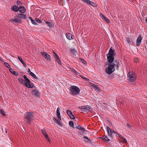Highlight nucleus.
Here are the masks:
<instances>
[{
  "label": "nucleus",
  "instance_id": "58",
  "mask_svg": "<svg viewBox=\"0 0 147 147\" xmlns=\"http://www.w3.org/2000/svg\"><path fill=\"white\" fill-rule=\"evenodd\" d=\"M117 134H116V136H117Z\"/></svg>",
  "mask_w": 147,
  "mask_h": 147
},
{
  "label": "nucleus",
  "instance_id": "24",
  "mask_svg": "<svg viewBox=\"0 0 147 147\" xmlns=\"http://www.w3.org/2000/svg\"><path fill=\"white\" fill-rule=\"evenodd\" d=\"M53 120L55 122L59 125H61V124L59 121L55 118H53Z\"/></svg>",
  "mask_w": 147,
  "mask_h": 147
},
{
  "label": "nucleus",
  "instance_id": "3",
  "mask_svg": "<svg viewBox=\"0 0 147 147\" xmlns=\"http://www.w3.org/2000/svg\"><path fill=\"white\" fill-rule=\"evenodd\" d=\"M24 116L27 120H26V122L30 123L31 120L33 118L34 115L32 112H27L24 115Z\"/></svg>",
  "mask_w": 147,
  "mask_h": 147
},
{
  "label": "nucleus",
  "instance_id": "32",
  "mask_svg": "<svg viewBox=\"0 0 147 147\" xmlns=\"http://www.w3.org/2000/svg\"><path fill=\"white\" fill-rule=\"evenodd\" d=\"M0 113H1V114L4 116H5V113L4 111L1 109L0 110Z\"/></svg>",
  "mask_w": 147,
  "mask_h": 147
},
{
  "label": "nucleus",
  "instance_id": "40",
  "mask_svg": "<svg viewBox=\"0 0 147 147\" xmlns=\"http://www.w3.org/2000/svg\"><path fill=\"white\" fill-rule=\"evenodd\" d=\"M57 59V62L59 64H60L61 63L60 60L59 59V57H58V58H56Z\"/></svg>",
  "mask_w": 147,
  "mask_h": 147
},
{
  "label": "nucleus",
  "instance_id": "7",
  "mask_svg": "<svg viewBox=\"0 0 147 147\" xmlns=\"http://www.w3.org/2000/svg\"><path fill=\"white\" fill-rule=\"evenodd\" d=\"M107 131L108 136H109L110 138H112L113 137V130L112 129H110L109 127L108 126L107 127Z\"/></svg>",
  "mask_w": 147,
  "mask_h": 147
},
{
  "label": "nucleus",
  "instance_id": "13",
  "mask_svg": "<svg viewBox=\"0 0 147 147\" xmlns=\"http://www.w3.org/2000/svg\"><path fill=\"white\" fill-rule=\"evenodd\" d=\"M25 85L29 88H32L33 87V84L31 83L30 81L29 82H26L25 83Z\"/></svg>",
  "mask_w": 147,
  "mask_h": 147
},
{
  "label": "nucleus",
  "instance_id": "29",
  "mask_svg": "<svg viewBox=\"0 0 147 147\" xmlns=\"http://www.w3.org/2000/svg\"><path fill=\"white\" fill-rule=\"evenodd\" d=\"M127 41L129 43V44H131L132 42L131 39L129 38H126Z\"/></svg>",
  "mask_w": 147,
  "mask_h": 147
},
{
  "label": "nucleus",
  "instance_id": "31",
  "mask_svg": "<svg viewBox=\"0 0 147 147\" xmlns=\"http://www.w3.org/2000/svg\"><path fill=\"white\" fill-rule=\"evenodd\" d=\"M84 138L85 139V141L87 142H90V140L89 139V138L86 136H84Z\"/></svg>",
  "mask_w": 147,
  "mask_h": 147
},
{
  "label": "nucleus",
  "instance_id": "22",
  "mask_svg": "<svg viewBox=\"0 0 147 147\" xmlns=\"http://www.w3.org/2000/svg\"><path fill=\"white\" fill-rule=\"evenodd\" d=\"M76 127L79 130L82 131H86L85 129L84 128L79 125L76 126Z\"/></svg>",
  "mask_w": 147,
  "mask_h": 147
},
{
  "label": "nucleus",
  "instance_id": "28",
  "mask_svg": "<svg viewBox=\"0 0 147 147\" xmlns=\"http://www.w3.org/2000/svg\"><path fill=\"white\" fill-rule=\"evenodd\" d=\"M30 19L31 20V22L32 23L35 25H36L37 24V23L34 20H33L32 18L31 17H29Z\"/></svg>",
  "mask_w": 147,
  "mask_h": 147
},
{
  "label": "nucleus",
  "instance_id": "38",
  "mask_svg": "<svg viewBox=\"0 0 147 147\" xmlns=\"http://www.w3.org/2000/svg\"><path fill=\"white\" fill-rule=\"evenodd\" d=\"M35 20L36 22L39 23H40L42 22V21L41 20H40L39 19H38V18H36L35 19Z\"/></svg>",
  "mask_w": 147,
  "mask_h": 147
},
{
  "label": "nucleus",
  "instance_id": "41",
  "mask_svg": "<svg viewBox=\"0 0 147 147\" xmlns=\"http://www.w3.org/2000/svg\"><path fill=\"white\" fill-rule=\"evenodd\" d=\"M103 20L107 23H109L110 22V21L107 18H105V19H104Z\"/></svg>",
  "mask_w": 147,
  "mask_h": 147
},
{
  "label": "nucleus",
  "instance_id": "35",
  "mask_svg": "<svg viewBox=\"0 0 147 147\" xmlns=\"http://www.w3.org/2000/svg\"><path fill=\"white\" fill-rule=\"evenodd\" d=\"M4 64L7 67L9 68H10V66L8 63L5 62L4 63Z\"/></svg>",
  "mask_w": 147,
  "mask_h": 147
},
{
  "label": "nucleus",
  "instance_id": "52",
  "mask_svg": "<svg viewBox=\"0 0 147 147\" xmlns=\"http://www.w3.org/2000/svg\"><path fill=\"white\" fill-rule=\"evenodd\" d=\"M22 64L25 67H26L27 65H26V64L24 63V62Z\"/></svg>",
  "mask_w": 147,
  "mask_h": 147
},
{
  "label": "nucleus",
  "instance_id": "27",
  "mask_svg": "<svg viewBox=\"0 0 147 147\" xmlns=\"http://www.w3.org/2000/svg\"><path fill=\"white\" fill-rule=\"evenodd\" d=\"M18 80L22 84H24L26 82V81H24L23 79H22L21 78H19Z\"/></svg>",
  "mask_w": 147,
  "mask_h": 147
},
{
  "label": "nucleus",
  "instance_id": "50",
  "mask_svg": "<svg viewBox=\"0 0 147 147\" xmlns=\"http://www.w3.org/2000/svg\"><path fill=\"white\" fill-rule=\"evenodd\" d=\"M73 72L75 73V74H76V73H78V72H77L75 69H73Z\"/></svg>",
  "mask_w": 147,
  "mask_h": 147
},
{
  "label": "nucleus",
  "instance_id": "37",
  "mask_svg": "<svg viewBox=\"0 0 147 147\" xmlns=\"http://www.w3.org/2000/svg\"><path fill=\"white\" fill-rule=\"evenodd\" d=\"M80 61L82 62L84 64H86V61L82 58L80 59Z\"/></svg>",
  "mask_w": 147,
  "mask_h": 147
},
{
  "label": "nucleus",
  "instance_id": "21",
  "mask_svg": "<svg viewBox=\"0 0 147 147\" xmlns=\"http://www.w3.org/2000/svg\"><path fill=\"white\" fill-rule=\"evenodd\" d=\"M18 18H20V19L23 18L24 19H26V17L25 15L24 14L20 13L18 15Z\"/></svg>",
  "mask_w": 147,
  "mask_h": 147
},
{
  "label": "nucleus",
  "instance_id": "51",
  "mask_svg": "<svg viewBox=\"0 0 147 147\" xmlns=\"http://www.w3.org/2000/svg\"><path fill=\"white\" fill-rule=\"evenodd\" d=\"M45 137H46V138L47 139V140H48L49 139V138H48V135L46 134L45 135Z\"/></svg>",
  "mask_w": 147,
  "mask_h": 147
},
{
  "label": "nucleus",
  "instance_id": "60",
  "mask_svg": "<svg viewBox=\"0 0 147 147\" xmlns=\"http://www.w3.org/2000/svg\"><path fill=\"white\" fill-rule=\"evenodd\" d=\"M146 22L147 23V20H146Z\"/></svg>",
  "mask_w": 147,
  "mask_h": 147
},
{
  "label": "nucleus",
  "instance_id": "53",
  "mask_svg": "<svg viewBox=\"0 0 147 147\" xmlns=\"http://www.w3.org/2000/svg\"><path fill=\"white\" fill-rule=\"evenodd\" d=\"M113 133L115 134H118V133H117L116 132H115L113 130Z\"/></svg>",
  "mask_w": 147,
  "mask_h": 147
},
{
  "label": "nucleus",
  "instance_id": "23",
  "mask_svg": "<svg viewBox=\"0 0 147 147\" xmlns=\"http://www.w3.org/2000/svg\"><path fill=\"white\" fill-rule=\"evenodd\" d=\"M117 134V135H118L120 138L122 139L124 141V142L125 143L127 142L126 140L123 137V136L122 135L119 134Z\"/></svg>",
  "mask_w": 147,
  "mask_h": 147
},
{
  "label": "nucleus",
  "instance_id": "55",
  "mask_svg": "<svg viewBox=\"0 0 147 147\" xmlns=\"http://www.w3.org/2000/svg\"><path fill=\"white\" fill-rule=\"evenodd\" d=\"M85 80H86V81H88V78H85Z\"/></svg>",
  "mask_w": 147,
  "mask_h": 147
},
{
  "label": "nucleus",
  "instance_id": "36",
  "mask_svg": "<svg viewBox=\"0 0 147 147\" xmlns=\"http://www.w3.org/2000/svg\"><path fill=\"white\" fill-rule=\"evenodd\" d=\"M42 131L44 135H45L47 134L46 132L44 129H42Z\"/></svg>",
  "mask_w": 147,
  "mask_h": 147
},
{
  "label": "nucleus",
  "instance_id": "10",
  "mask_svg": "<svg viewBox=\"0 0 147 147\" xmlns=\"http://www.w3.org/2000/svg\"><path fill=\"white\" fill-rule=\"evenodd\" d=\"M82 0V1H83L86 2L88 4H90L93 6H94V7L96 6V5L93 2H92L90 1V0Z\"/></svg>",
  "mask_w": 147,
  "mask_h": 147
},
{
  "label": "nucleus",
  "instance_id": "9",
  "mask_svg": "<svg viewBox=\"0 0 147 147\" xmlns=\"http://www.w3.org/2000/svg\"><path fill=\"white\" fill-rule=\"evenodd\" d=\"M12 20L13 22L19 23L21 22V20L18 18V16H15V18Z\"/></svg>",
  "mask_w": 147,
  "mask_h": 147
},
{
  "label": "nucleus",
  "instance_id": "39",
  "mask_svg": "<svg viewBox=\"0 0 147 147\" xmlns=\"http://www.w3.org/2000/svg\"><path fill=\"white\" fill-rule=\"evenodd\" d=\"M100 16L103 20L105 19V17L103 14H100Z\"/></svg>",
  "mask_w": 147,
  "mask_h": 147
},
{
  "label": "nucleus",
  "instance_id": "25",
  "mask_svg": "<svg viewBox=\"0 0 147 147\" xmlns=\"http://www.w3.org/2000/svg\"><path fill=\"white\" fill-rule=\"evenodd\" d=\"M29 74L33 77L36 79H37V77L32 72H30L29 73Z\"/></svg>",
  "mask_w": 147,
  "mask_h": 147
},
{
  "label": "nucleus",
  "instance_id": "4",
  "mask_svg": "<svg viewBox=\"0 0 147 147\" xmlns=\"http://www.w3.org/2000/svg\"><path fill=\"white\" fill-rule=\"evenodd\" d=\"M115 65L114 64H111L109 67L105 69V71L107 74H110L115 70Z\"/></svg>",
  "mask_w": 147,
  "mask_h": 147
},
{
  "label": "nucleus",
  "instance_id": "45",
  "mask_svg": "<svg viewBox=\"0 0 147 147\" xmlns=\"http://www.w3.org/2000/svg\"><path fill=\"white\" fill-rule=\"evenodd\" d=\"M54 56L56 59V58H58V57H59V56L57 55L56 53H55V55H54Z\"/></svg>",
  "mask_w": 147,
  "mask_h": 147
},
{
  "label": "nucleus",
  "instance_id": "8",
  "mask_svg": "<svg viewBox=\"0 0 147 147\" xmlns=\"http://www.w3.org/2000/svg\"><path fill=\"white\" fill-rule=\"evenodd\" d=\"M41 54L45 56V57L49 61L51 60V57L47 53L45 52H41Z\"/></svg>",
  "mask_w": 147,
  "mask_h": 147
},
{
  "label": "nucleus",
  "instance_id": "44",
  "mask_svg": "<svg viewBox=\"0 0 147 147\" xmlns=\"http://www.w3.org/2000/svg\"><path fill=\"white\" fill-rule=\"evenodd\" d=\"M48 26L50 27H53V24L51 22L49 23L48 24Z\"/></svg>",
  "mask_w": 147,
  "mask_h": 147
},
{
  "label": "nucleus",
  "instance_id": "42",
  "mask_svg": "<svg viewBox=\"0 0 147 147\" xmlns=\"http://www.w3.org/2000/svg\"><path fill=\"white\" fill-rule=\"evenodd\" d=\"M16 3L17 5H22V3L18 1H17Z\"/></svg>",
  "mask_w": 147,
  "mask_h": 147
},
{
  "label": "nucleus",
  "instance_id": "6",
  "mask_svg": "<svg viewBox=\"0 0 147 147\" xmlns=\"http://www.w3.org/2000/svg\"><path fill=\"white\" fill-rule=\"evenodd\" d=\"M128 80H129L130 81H134L135 80V78L134 77V75L133 74L130 72H129L128 74Z\"/></svg>",
  "mask_w": 147,
  "mask_h": 147
},
{
  "label": "nucleus",
  "instance_id": "1",
  "mask_svg": "<svg viewBox=\"0 0 147 147\" xmlns=\"http://www.w3.org/2000/svg\"><path fill=\"white\" fill-rule=\"evenodd\" d=\"M114 52H115L114 50H113L111 48L109 50V53L107 55V60L110 63H112L114 59L113 56L114 55Z\"/></svg>",
  "mask_w": 147,
  "mask_h": 147
},
{
  "label": "nucleus",
  "instance_id": "49",
  "mask_svg": "<svg viewBox=\"0 0 147 147\" xmlns=\"http://www.w3.org/2000/svg\"><path fill=\"white\" fill-rule=\"evenodd\" d=\"M110 140L107 138L106 139H105V141H106L107 142H108Z\"/></svg>",
  "mask_w": 147,
  "mask_h": 147
},
{
  "label": "nucleus",
  "instance_id": "5",
  "mask_svg": "<svg viewBox=\"0 0 147 147\" xmlns=\"http://www.w3.org/2000/svg\"><path fill=\"white\" fill-rule=\"evenodd\" d=\"M79 109H81V111L84 112H87L90 111L92 110L91 107L88 105H85L81 107H79Z\"/></svg>",
  "mask_w": 147,
  "mask_h": 147
},
{
  "label": "nucleus",
  "instance_id": "19",
  "mask_svg": "<svg viewBox=\"0 0 147 147\" xmlns=\"http://www.w3.org/2000/svg\"><path fill=\"white\" fill-rule=\"evenodd\" d=\"M19 11L20 13H24L25 11V9L24 7L21 6L19 7Z\"/></svg>",
  "mask_w": 147,
  "mask_h": 147
},
{
  "label": "nucleus",
  "instance_id": "48",
  "mask_svg": "<svg viewBox=\"0 0 147 147\" xmlns=\"http://www.w3.org/2000/svg\"><path fill=\"white\" fill-rule=\"evenodd\" d=\"M96 85H95L94 84H92V85H91V86L92 87H93V88H94V87H95V86H96Z\"/></svg>",
  "mask_w": 147,
  "mask_h": 147
},
{
  "label": "nucleus",
  "instance_id": "46",
  "mask_svg": "<svg viewBox=\"0 0 147 147\" xmlns=\"http://www.w3.org/2000/svg\"><path fill=\"white\" fill-rule=\"evenodd\" d=\"M126 125L127 127V128H130V125L128 123H127Z\"/></svg>",
  "mask_w": 147,
  "mask_h": 147
},
{
  "label": "nucleus",
  "instance_id": "54",
  "mask_svg": "<svg viewBox=\"0 0 147 147\" xmlns=\"http://www.w3.org/2000/svg\"><path fill=\"white\" fill-rule=\"evenodd\" d=\"M28 72L29 73L30 72H32L30 71V69H29L28 70Z\"/></svg>",
  "mask_w": 147,
  "mask_h": 147
},
{
  "label": "nucleus",
  "instance_id": "34",
  "mask_svg": "<svg viewBox=\"0 0 147 147\" xmlns=\"http://www.w3.org/2000/svg\"><path fill=\"white\" fill-rule=\"evenodd\" d=\"M18 59H19V60L21 62L23 63L24 62L23 60L21 58V57L19 56H18Z\"/></svg>",
  "mask_w": 147,
  "mask_h": 147
},
{
  "label": "nucleus",
  "instance_id": "18",
  "mask_svg": "<svg viewBox=\"0 0 147 147\" xmlns=\"http://www.w3.org/2000/svg\"><path fill=\"white\" fill-rule=\"evenodd\" d=\"M60 109L59 107H58L57 111H56V113L57 115V117L60 119H61V116H60V113L59 111Z\"/></svg>",
  "mask_w": 147,
  "mask_h": 147
},
{
  "label": "nucleus",
  "instance_id": "57",
  "mask_svg": "<svg viewBox=\"0 0 147 147\" xmlns=\"http://www.w3.org/2000/svg\"><path fill=\"white\" fill-rule=\"evenodd\" d=\"M46 23H48H48H48V22H46Z\"/></svg>",
  "mask_w": 147,
  "mask_h": 147
},
{
  "label": "nucleus",
  "instance_id": "59",
  "mask_svg": "<svg viewBox=\"0 0 147 147\" xmlns=\"http://www.w3.org/2000/svg\"><path fill=\"white\" fill-rule=\"evenodd\" d=\"M67 1H69V0H67Z\"/></svg>",
  "mask_w": 147,
  "mask_h": 147
},
{
  "label": "nucleus",
  "instance_id": "33",
  "mask_svg": "<svg viewBox=\"0 0 147 147\" xmlns=\"http://www.w3.org/2000/svg\"><path fill=\"white\" fill-rule=\"evenodd\" d=\"M69 125L70 126L72 127H74V124L73 121H69Z\"/></svg>",
  "mask_w": 147,
  "mask_h": 147
},
{
  "label": "nucleus",
  "instance_id": "43",
  "mask_svg": "<svg viewBox=\"0 0 147 147\" xmlns=\"http://www.w3.org/2000/svg\"><path fill=\"white\" fill-rule=\"evenodd\" d=\"M138 61V58L136 57L134 59V61L136 63H137Z\"/></svg>",
  "mask_w": 147,
  "mask_h": 147
},
{
  "label": "nucleus",
  "instance_id": "30",
  "mask_svg": "<svg viewBox=\"0 0 147 147\" xmlns=\"http://www.w3.org/2000/svg\"><path fill=\"white\" fill-rule=\"evenodd\" d=\"M24 78L25 80L26 81V82H30V80L27 78V77L26 75H24Z\"/></svg>",
  "mask_w": 147,
  "mask_h": 147
},
{
  "label": "nucleus",
  "instance_id": "56",
  "mask_svg": "<svg viewBox=\"0 0 147 147\" xmlns=\"http://www.w3.org/2000/svg\"><path fill=\"white\" fill-rule=\"evenodd\" d=\"M53 53L54 54V55H55V52H53Z\"/></svg>",
  "mask_w": 147,
  "mask_h": 147
},
{
  "label": "nucleus",
  "instance_id": "15",
  "mask_svg": "<svg viewBox=\"0 0 147 147\" xmlns=\"http://www.w3.org/2000/svg\"><path fill=\"white\" fill-rule=\"evenodd\" d=\"M67 38L69 40H71L73 39L74 36L71 34L67 33L66 34Z\"/></svg>",
  "mask_w": 147,
  "mask_h": 147
},
{
  "label": "nucleus",
  "instance_id": "20",
  "mask_svg": "<svg viewBox=\"0 0 147 147\" xmlns=\"http://www.w3.org/2000/svg\"><path fill=\"white\" fill-rule=\"evenodd\" d=\"M32 92L36 96H38L39 95V93L38 90H33L32 91Z\"/></svg>",
  "mask_w": 147,
  "mask_h": 147
},
{
  "label": "nucleus",
  "instance_id": "26",
  "mask_svg": "<svg viewBox=\"0 0 147 147\" xmlns=\"http://www.w3.org/2000/svg\"><path fill=\"white\" fill-rule=\"evenodd\" d=\"M94 89L97 92H99L100 91V89L98 85H96Z\"/></svg>",
  "mask_w": 147,
  "mask_h": 147
},
{
  "label": "nucleus",
  "instance_id": "47",
  "mask_svg": "<svg viewBox=\"0 0 147 147\" xmlns=\"http://www.w3.org/2000/svg\"><path fill=\"white\" fill-rule=\"evenodd\" d=\"M101 138L102 139H104L105 140V139H106L107 138V136H105V137H102ZM105 142V140L104 141Z\"/></svg>",
  "mask_w": 147,
  "mask_h": 147
},
{
  "label": "nucleus",
  "instance_id": "14",
  "mask_svg": "<svg viewBox=\"0 0 147 147\" xmlns=\"http://www.w3.org/2000/svg\"><path fill=\"white\" fill-rule=\"evenodd\" d=\"M67 114L68 115L69 117L71 119H75V117L74 115L72 114V113L70 110H67Z\"/></svg>",
  "mask_w": 147,
  "mask_h": 147
},
{
  "label": "nucleus",
  "instance_id": "16",
  "mask_svg": "<svg viewBox=\"0 0 147 147\" xmlns=\"http://www.w3.org/2000/svg\"><path fill=\"white\" fill-rule=\"evenodd\" d=\"M11 9L13 11L16 12H17L19 11V8L16 5H14L11 7Z\"/></svg>",
  "mask_w": 147,
  "mask_h": 147
},
{
  "label": "nucleus",
  "instance_id": "2",
  "mask_svg": "<svg viewBox=\"0 0 147 147\" xmlns=\"http://www.w3.org/2000/svg\"><path fill=\"white\" fill-rule=\"evenodd\" d=\"M70 90L71 93L74 95L78 94L80 92L79 88L75 86H71L70 88Z\"/></svg>",
  "mask_w": 147,
  "mask_h": 147
},
{
  "label": "nucleus",
  "instance_id": "12",
  "mask_svg": "<svg viewBox=\"0 0 147 147\" xmlns=\"http://www.w3.org/2000/svg\"><path fill=\"white\" fill-rule=\"evenodd\" d=\"M70 51L71 54L73 56H76L78 53L76 50L73 48H71Z\"/></svg>",
  "mask_w": 147,
  "mask_h": 147
},
{
  "label": "nucleus",
  "instance_id": "11",
  "mask_svg": "<svg viewBox=\"0 0 147 147\" xmlns=\"http://www.w3.org/2000/svg\"><path fill=\"white\" fill-rule=\"evenodd\" d=\"M142 39V38L141 36V35H139L137 39V40L136 41V44L137 45H140Z\"/></svg>",
  "mask_w": 147,
  "mask_h": 147
},
{
  "label": "nucleus",
  "instance_id": "17",
  "mask_svg": "<svg viewBox=\"0 0 147 147\" xmlns=\"http://www.w3.org/2000/svg\"><path fill=\"white\" fill-rule=\"evenodd\" d=\"M9 71L13 75L17 76L18 74V72L17 71H13V69L10 68L9 69Z\"/></svg>",
  "mask_w": 147,
  "mask_h": 147
}]
</instances>
